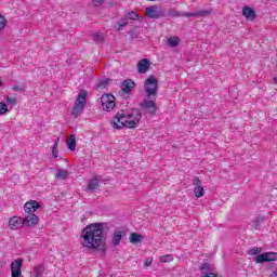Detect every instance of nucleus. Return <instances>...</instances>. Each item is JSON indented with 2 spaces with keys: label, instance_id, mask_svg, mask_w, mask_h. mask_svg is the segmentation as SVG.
<instances>
[{
  "label": "nucleus",
  "instance_id": "obj_7",
  "mask_svg": "<svg viewBox=\"0 0 277 277\" xmlns=\"http://www.w3.org/2000/svg\"><path fill=\"white\" fill-rule=\"evenodd\" d=\"M141 109L145 111V114H149V116L157 115V97H148L143 100L140 104Z\"/></svg>",
  "mask_w": 277,
  "mask_h": 277
},
{
  "label": "nucleus",
  "instance_id": "obj_39",
  "mask_svg": "<svg viewBox=\"0 0 277 277\" xmlns=\"http://www.w3.org/2000/svg\"><path fill=\"white\" fill-rule=\"evenodd\" d=\"M11 277H23V272L11 273Z\"/></svg>",
  "mask_w": 277,
  "mask_h": 277
},
{
  "label": "nucleus",
  "instance_id": "obj_37",
  "mask_svg": "<svg viewBox=\"0 0 277 277\" xmlns=\"http://www.w3.org/2000/svg\"><path fill=\"white\" fill-rule=\"evenodd\" d=\"M93 39L95 42H103V37L101 35H94Z\"/></svg>",
  "mask_w": 277,
  "mask_h": 277
},
{
  "label": "nucleus",
  "instance_id": "obj_21",
  "mask_svg": "<svg viewBox=\"0 0 277 277\" xmlns=\"http://www.w3.org/2000/svg\"><path fill=\"white\" fill-rule=\"evenodd\" d=\"M211 14V11L209 10H202V11H198L195 13H188L186 16L187 18L195 16V17H200V16H209Z\"/></svg>",
  "mask_w": 277,
  "mask_h": 277
},
{
  "label": "nucleus",
  "instance_id": "obj_34",
  "mask_svg": "<svg viewBox=\"0 0 277 277\" xmlns=\"http://www.w3.org/2000/svg\"><path fill=\"white\" fill-rule=\"evenodd\" d=\"M201 277H217V275L211 272H203Z\"/></svg>",
  "mask_w": 277,
  "mask_h": 277
},
{
  "label": "nucleus",
  "instance_id": "obj_31",
  "mask_svg": "<svg viewBox=\"0 0 277 277\" xmlns=\"http://www.w3.org/2000/svg\"><path fill=\"white\" fill-rule=\"evenodd\" d=\"M200 272H202V274H205V272H211V264L209 263H203L200 267H199Z\"/></svg>",
  "mask_w": 277,
  "mask_h": 277
},
{
  "label": "nucleus",
  "instance_id": "obj_15",
  "mask_svg": "<svg viewBox=\"0 0 277 277\" xmlns=\"http://www.w3.org/2000/svg\"><path fill=\"white\" fill-rule=\"evenodd\" d=\"M168 47H171V49H175V47H179L181 44V38L176 36H171L167 39Z\"/></svg>",
  "mask_w": 277,
  "mask_h": 277
},
{
  "label": "nucleus",
  "instance_id": "obj_29",
  "mask_svg": "<svg viewBox=\"0 0 277 277\" xmlns=\"http://www.w3.org/2000/svg\"><path fill=\"white\" fill-rule=\"evenodd\" d=\"M8 27V19H5V16L0 14V31H3Z\"/></svg>",
  "mask_w": 277,
  "mask_h": 277
},
{
  "label": "nucleus",
  "instance_id": "obj_25",
  "mask_svg": "<svg viewBox=\"0 0 277 277\" xmlns=\"http://www.w3.org/2000/svg\"><path fill=\"white\" fill-rule=\"evenodd\" d=\"M189 13H180L179 11H176V10H171L170 12H169V15L170 16H173V18H176V17H179V16H184V17H186L187 18V15H188Z\"/></svg>",
  "mask_w": 277,
  "mask_h": 277
},
{
  "label": "nucleus",
  "instance_id": "obj_42",
  "mask_svg": "<svg viewBox=\"0 0 277 277\" xmlns=\"http://www.w3.org/2000/svg\"><path fill=\"white\" fill-rule=\"evenodd\" d=\"M274 83H277V76L273 78Z\"/></svg>",
  "mask_w": 277,
  "mask_h": 277
},
{
  "label": "nucleus",
  "instance_id": "obj_12",
  "mask_svg": "<svg viewBox=\"0 0 277 277\" xmlns=\"http://www.w3.org/2000/svg\"><path fill=\"white\" fill-rule=\"evenodd\" d=\"M122 237H127L126 230L116 229L113 234L111 243L114 248H118L120 246V241H122Z\"/></svg>",
  "mask_w": 277,
  "mask_h": 277
},
{
  "label": "nucleus",
  "instance_id": "obj_24",
  "mask_svg": "<svg viewBox=\"0 0 277 277\" xmlns=\"http://www.w3.org/2000/svg\"><path fill=\"white\" fill-rule=\"evenodd\" d=\"M195 196L196 198H202L205 196V188L202 186L195 187Z\"/></svg>",
  "mask_w": 277,
  "mask_h": 277
},
{
  "label": "nucleus",
  "instance_id": "obj_14",
  "mask_svg": "<svg viewBox=\"0 0 277 277\" xmlns=\"http://www.w3.org/2000/svg\"><path fill=\"white\" fill-rule=\"evenodd\" d=\"M22 269H23V259L14 260L11 263V274L23 272Z\"/></svg>",
  "mask_w": 277,
  "mask_h": 277
},
{
  "label": "nucleus",
  "instance_id": "obj_43",
  "mask_svg": "<svg viewBox=\"0 0 277 277\" xmlns=\"http://www.w3.org/2000/svg\"><path fill=\"white\" fill-rule=\"evenodd\" d=\"M274 276H276L277 277V268L275 269V272H274Z\"/></svg>",
  "mask_w": 277,
  "mask_h": 277
},
{
  "label": "nucleus",
  "instance_id": "obj_11",
  "mask_svg": "<svg viewBox=\"0 0 277 277\" xmlns=\"http://www.w3.org/2000/svg\"><path fill=\"white\" fill-rule=\"evenodd\" d=\"M40 209V203L36 200H30L24 205V211L25 213H28V215H36V211Z\"/></svg>",
  "mask_w": 277,
  "mask_h": 277
},
{
  "label": "nucleus",
  "instance_id": "obj_20",
  "mask_svg": "<svg viewBox=\"0 0 277 277\" xmlns=\"http://www.w3.org/2000/svg\"><path fill=\"white\" fill-rule=\"evenodd\" d=\"M67 148L69 150H76L77 148V141H76V137H75V134H71L67 141Z\"/></svg>",
  "mask_w": 277,
  "mask_h": 277
},
{
  "label": "nucleus",
  "instance_id": "obj_1",
  "mask_svg": "<svg viewBox=\"0 0 277 277\" xmlns=\"http://www.w3.org/2000/svg\"><path fill=\"white\" fill-rule=\"evenodd\" d=\"M103 223H93L83 228L81 243L89 250H98L105 243V234H103Z\"/></svg>",
  "mask_w": 277,
  "mask_h": 277
},
{
  "label": "nucleus",
  "instance_id": "obj_17",
  "mask_svg": "<svg viewBox=\"0 0 277 277\" xmlns=\"http://www.w3.org/2000/svg\"><path fill=\"white\" fill-rule=\"evenodd\" d=\"M100 185H98V177L97 176H94L93 179H91L89 181V184L87 186V189L89 192H94L96 189H98Z\"/></svg>",
  "mask_w": 277,
  "mask_h": 277
},
{
  "label": "nucleus",
  "instance_id": "obj_36",
  "mask_svg": "<svg viewBox=\"0 0 277 277\" xmlns=\"http://www.w3.org/2000/svg\"><path fill=\"white\" fill-rule=\"evenodd\" d=\"M144 265H145V267H150V265H153V258H147L144 261Z\"/></svg>",
  "mask_w": 277,
  "mask_h": 277
},
{
  "label": "nucleus",
  "instance_id": "obj_30",
  "mask_svg": "<svg viewBox=\"0 0 277 277\" xmlns=\"http://www.w3.org/2000/svg\"><path fill=\"white\" fill-rule=\"evenodd\" d=\"M8 114V104L0 102V116Z\"/></svg>",
  "mask_w": 277,
  "mask_h": 277
},
{
  "label": "nucleus",
  "instance_id": "obj_10",
  "mask_svg": "<svg viewBox=\"0 0 277 277\" xmlns=\"http://www.w3.org/2000/svg\"><path fill=\"white\" fill-rule=\"evenodd\" d=\"M145 16H147V18H161L163 12L160 11L157 5H151L145 9Z\"/></svg>",
  "mask_w": 277,
  "mask_h": 277
},
{
  "label": "nucleus",
  "instance_id": "obj_8",
  "mask_svg": "<svg viewBox=\"0 0 277 277\" xmlns=\"http://www.w3.org/2000/svg\"><path fill=\"white\" fill-rule=\"evenodd\" d=\"M120 88L119 96L121 98H129L133 94V90H135V82L131 79H126L121 82Z\"/></svg>",
  "mask_w": 277,
  "mask_h": 277
},
{
  "label": "nucleus",
  "instance_id": "obj_41",
  "mask_svg": "<svg viewBox=\"0 0 277 277\" xmlns=\"http://www.w3.org/2000/svg\"><path fill=\"white\" fill-rule=\"evenodd\" d=\"M138 72H140L141 75H144V74H146V70H138Z\"/></svg>",
  "mask_w": 277,
  "mask_h": 277
},
{
  "label": "nucleus",
  "instance_id": "obj_2",
  "mask_svg": "<svg viewBox=\"0 0 277 277\" xmlns=\"http://www.w3.org/2000/svg\"><path fill=\"white\" fill-rule=\"evenodd\" d=\"M142 120V110L138 108H131L130 110L121 109L110 120L113 129H135Z\"/></svg>",
  "mask_w": 277,
  "mask_h": 277
},
{
  "label": "nucleus",
  "instance_id": "obj_6",
  "mask_svg": "<svg viewBox=\"0 0 277 277\" xmlns=\"http://www.w3.org/2000/svg\"><path fill=\"white\" fill-rule=\"evenodd\" d=\"M157 90H159V80L155 76H149L144 83V92L147 98L157 97Z\"/></svg>",
  "mask_w": 277,
  "mask_h": 277
},
{
  "label": "nucleus",
  "instance_id": "obj_16",
  "mask_svg": "<svg viewBox=\"0 0 277 277\" xmlns=\"http://www.w3.org/2000/svg\"><path fill=\"white\" fill-rule=\"evenodd\" d=\"M137 70H149L150 69V60L143 58L137 63Z\"/></svg>",
  "mask_w": 277,
  "mask_h": 277
},
{
  "label": "nucleus",
  "instance_id": "obj_19",
  "mask_svg": "<svg viewBox=\"0 0 277 277\" xmlns=\"http://www.w3.org/2000/svg\"><path fill=\"white\" fill-rule=\"evenodd\" d=\"M44 272H45L44 264H39L35 266L32 277H42L44 276Z\"/></svg>",
  "mask_w": 277,
  "mask_h": 277
},
{
  "label": "nucleus",
  "instance_id": "obj_28",
  "mask_svg": "<svg viewBox=\"0 0 277 277\" xmlns=\"http://www.w3.org/2000/svg\"><path fill=\"white\" fill-rule=\"evenodd\" d=\"M172 261H174V258L172 256V254H166V255L160 256L161 263H170Z\"/></svg>",
  "mask_w": 277,
  "mask_h": 277
},
{
  "label": "nucleus",
  "instance_id": "obj_26",
  "mask_svg": "<svg viewBox=\"0 0 277 277\" xmlns=\"http://www.w3.org/2000/svg\"><path fill=\"white\" fill-rule=\"evenodd\" d=\"M56 179H68V171L58 169L56 172Z\"/></svg>",
  "mask_w": 277,
  "mask_h": 277
},
{
  "label": "nucleus",
  "instance_id": "obj_38",
  "mask_svg": "<svg viewBox=\"0 0 277 277\" xmlns=\"http://www.w3.org/2000/svg\"><path fill=\"white\" fill-rule=\"evenodd\" d=\"M105 0H93V4L98 8V5H101V3H104Z\"/></svg>",
  "mask_w": 277,
  "mask_h": 277
},
{
  "label": "nucleus",
  "instance_id": "obj_9",
  "mask_svg": "<svg viewBox=\"0 0 277 277\" xmlns=\"http://www.w3.org/2000/svg\"><path fill=\"white\" fill-rule=\"evenodd\" d=\"M101 103L104 111H111L116 107V97L111 94H103L101 97Z\"/></svg>",
  "mask_w": 277,
  "mask_h": 277
},
{
  "label": "nucleus",
  "instance_id": "obj_40",
  "mask_svg": "<svg viewBox=\"0 0 277 277\" xmlns=\"http://www.w3.org/2000/svg\"><path fill=\"white\" fill-rule=\"evenodd\" d=\"M108 81H109V80H107V79H106V80H101L98 85H100V87H101V85H107Z\"/></svg>",
  "mask_w": 277,
  "mask_h": 277
},
{
  "label": "nucleus",
  "instance_id": "obj_22",
  "mask_svg": "<svg viewBox=\"0 0 277 277\" xmlns=\"http://www.w3.org/2000/svg\"><path fill=\"white\" fill-rule=\"evenodd\" d=\"M127 25H129V18L126 16V17L121 18V21L119 23H117L118 31H122V29H124V27H127Z\"/></svg>",
  "mask_w": 277,
  "mask_h": 277
},
{
  "label": "nucleus",
  "instance_id": "obj_33",
  "mask_svg": "<svg viewBox=\"0 0 277 277\" xmlns=\"http://www.w3.org/2000/svg\"><path fill=\"white\" fill-rule=\"evenodd\" d=\"M193 185H195V187H202V182H200V179L194 177Z\"/></svg>",
  "mask_w": 277,
  "mask_h": 277
},
{
  "label": "nucleus",
  "instance_id": "obj_5",
  "mask_svg": "<svg viewBox=\"0 0 277 277\" xmlns=\"http://www.w3.org/2000/svg\"><path fill=\"white\" fill-rule=\"evenodd\" d=\"M87 103H88V91L82 89L78 93L75 105L72 107L71 116H74V118H79V116L83 114V109H85Z\"/></svg>",
  "mask_w": 277,
  "mask_h": 277
},
{
  "label": "nucleus",
  "instance_id": "obj_4",
  "mask_svg": "<svg viewBox=\"0 0 277 277\" xmlns=\"http://www.w3.org/2000/svg\"><path fill=\"white\" fill-rule=\"evenodd\" d=\"M263 252V248L261 247H254V248H250L248 250V254H250L251 256L256 255L255 258V263H272L273 261H277V253L276 252Z\"/></svg>",
  "mask_w": 277,
  "mask_h": 277
},
{
  "label": "nucleus",
  "instance_id": "obj_18",
  "mask_svg": "<svg viewBox=\"0 0 277 277\" xmlns=\"http://www.w3.org/2000/svg\"><path fill=\"white\" fill-rule=\"evenodd\" d=\"M144 241V236L138 233H132L130 235V243H142Z\"/></svg>",
  "mask_w": 277,
  "mask_h": 277
},
{
  "label": "nucleus",
  "instance_id": "obj_27",
  "mask_svg": "<svg viewBox=\"0 0 277 277\" xmlns=\"http://www.w3.org/2000/svg\"><path fill=\"white\" fill-rule=\"evenodd\" d=\"M12 90L18 94H23V92H25V84H15L13 85Z\"/></svg>",
  "mask_w": 277,
  "mask_h": 277
},
{
  "label": "nucleus",
  "instance_id": "obj_3",
  "mask_svg": "<svg viewBox=\"0 0 277 277\" xmlns=\"http://www.w3.org/2000/svg\"><path fill=\"white\" fill-rule=\"evenodd\" d=\"M38 224V215L29 214L25 219L21 216H12L9 220V227L12 230H18L22 226H36Z\"/></svg>",
  "mask_w": 277,
  "mask_h": 277
},
{
  "label": "nucleus",
  "instance_id": "obj_44",
  "mask_svg": "<svg viewBox=\"0 0 277 277\" xmlns=\"http://www.w3.org/2000/svg\"><path fill=\"white\" fill-rule=\"evenodd\" d=\"M147 1H155V0H147Z\"/></svg>",
  "mask_w": 277,
  "mask_h": 277
},
{
  "label": "nucleus",
  "instance_id": "obj_13",
  "mask_svg": "<svg viewBox=\"0 0 277 277\" xmlns=\"http://www.w3.org/2000/svg\"><path fill=\"white\" fill-rule=\"evenodd\" d=\"M242 16H245V18L247 21H255V18H256V11H254V9H252L250 6H245L242 9Z\"/></svg>",
  "mask_w": 277,
  "mask_h": 277
},
{
  "label": "nucleus",
  "instance_id": "obj_35",
  "mask_svg": "<svg viewBox=\"0 0 277 277\" xmlns=\"http://www.w3.org/2000/svg\"><path fill=\"white\" fill-rule=\"evenodd\" d=\"M58 155H60V151L57 150V145H55V147L52 149V157L57 159Z\"/></svg>",
  "mask_w": 277,
  "mask_h": 277
},
{
  "label": "nucleus",
  "instance_id": "obj_32",
  "mask_svg": "<svg viewBox=\"0 0 277 277\" xmlns=\"http://www.w3.org/2000/svg\"><path fill=\"white\" fill-rule=\"evenodd\" d=\"M6 103H8L9 105H11L12 107H15V105H16V103H17V100H16V97H10V96H8V97H6Z\"/></svg>",
  "mask_w": 277,
  "mask_h": 277
},
{
  "label": "nucleus",
  "instance_id": "obj_23",
  "mask_svg": "<svg viewBox=\"0 0 277 277\" xmlns=\"http://www.w3.org/2000/svg\"><path fill=\"white\" fill-rule=\"evenodd\" d=\"M126 17L128 18V21H138L140 19V15L135 11L128 12L126 14Z\"/></svg>",
  "mask_w": 277,
  "mask_h": 277
}]
</instances>
